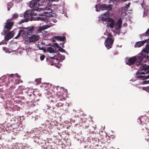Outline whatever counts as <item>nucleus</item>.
<instances>
[{
    "mask_svg": "<svg viewBox=\"0 0 149 149\" xmlns=\"http://www.w3.org/2000/svg\"><path fill=\"white\" fill-rule=\"evenodd\" d=\"M38 10L35 9L29 10H28L26 11L25 12L24 14V17L25 19H27V21L29 20H40L47 23L48 22V20L47 18L45 17H37L34 18L33 16V15H38L42 16V15L41 13H40Z\"/></svg>",
    "mask_w": 149,
    "mask_h": 149,
    "instance_id": "1",
    "label": "nucleus"
},
{
    "mask_svg": "<svg viewBox=\"0 0 149 149\" xmlns=\"http://www.w3.org/2000/svg\"><path fill=\"white\" fill-rule=\"evenodd\" d=\"M39 1L36 0H33L30 2L29 4V7L31 8H33V9L36 10H38L40 13L42 14V16H46L47 17L50 15V13L52 12V10L49 7H47L45 8H38L39 5Z\"/></svg>",
    "mask_w": 149,
    "mask_h": 149,
    "instance_id": "2",
    "label": "nucleus"
},
{
    "mask_svg": "<svg viewBox=\"0 0 149 149\" xmlns=\"http://www.w3.org/2000/svg\"><path fill=\"white\" fill-rule=\"evenodd\" d=\"M141 70H139L136 72V77L141 80L149 78V68L145 64L143 65Z\"/></svg>",
    "mask_w": 149,
    "mask_h": 149,
    "instance_id": "3",
    "label": "nucleus"
},
{
    "mask_svg": "<svg viewBox=\"0 0 149 149\" xmlns=\"http://www.w3.org/2000/svg\"><path fill=\"white\" fill-rule=\"evenodd\" d=\"M144 57V56L142 54H139L137 56H134L129 58L126 63L127 65L131 66L136 62V64L137 66L141 65V62L143 61V58Z\"/></svg>",
    "mask_w": 149,
    "mask_h": 149,
    "instance_id": "4",
    "label": "nucleus"
},
{
    "mask_svg": "<svg viewBox=\"0 0 149 149\" xmlns=\"http://www.w3.org/2000/svg\"><path fill=\"white\" fill-rule=\"evenodd\" d=\"M113 35L111 33H109L108 36L105 41V45L108 49L111 48L112 47V45L114 41V39L113 38Z\"/></svg>",
    "mask_w": 149,
    "mask_h": 149,
    "instance_id": "5",
    "label": "nucleus"
},
{
    "mask_svg": "<svg viewBox=\"0 0 149 149\" xmlns=\"http://www.w3.org/2000/svg\"><path fill=\"white\" fill-rule=\"evenodd\" d=\"M14 24V22H6V24L4 26V29H7L6 30H3V32L1 33V34L4 36L7 32L9 31L12 29Z\"/></svg>",
    "mask_w": 149,
    "mask_h": 149,
    "instance_id": "6",
    "label": "nucleus"
},
{
    "mask_svg": "<svg viewBox=\"0 0 149 149\" xmlns=\"http://www.w3.org/2000/svg\"><path fill=\"white\" fill-rule=\"evenodd\" d=\"M61 100H65V98L61 95H54L51 100L52 102H56L59 101H61Z\"/></svg>",
    "mask_w": 149,
    "mask_h": 149,
    "instance_id": "7",
    "label": "nucleus"
},
{
    "mask_svg": "<svg viewBox=\"0 0 149 149\" xmlns=\"http://www.w3.org/2000/svg\"><path fill=\"white\" fill-rule=\"evenodd\" d=\"M15 35V33L13 31H11L8 33H6L4 35L5 40L8 41L9 40L13 38Z\"/></svg>",
    "mask_w": 149,
    "mask_h": 149,
    "instance_id": "8",
    "label": "nucleus"
},
{
    "mask_svg": "<svg viewBox=\"0 0 149 149\" xmlns=\"http://www.w3.org/2000/svg\"><path fill=\"white\" fill-rule=\"evenodd\" d=\"M65 100H61V101H59L56 105L58 107H62V109L64 110H67L68 109V105H65L64 107V104L63 103V101H65Z\"/></svg>",
    "mask_w": 149,
    "mask_h": 149,
    "instance_id": "9",
    "label": "nucleus"
},
{
    "mask_svg": "<svg viewBox=\"0 0 149 149\" xmlns=\"http://www.w3.org/2000/svg\"><path fill=\"white\" fill-rule=\"evenodd\" d=\"M149 53V47L145 48L139 54H142L145 57L143 58V61H145L146 59V54H148Z\"/></svg>",
    "mask_w": 149,
    "mask_h": 149,
    "instance_id": "10",
    "label": "nucleus"
},
{
    "mask_svg": "<svg viewBox=\"0 0 149 149\" xmlns=\"http://www.w3.org/2000/svg\"><path fill=\"white\" fill-rule=\"evenodd\" d=\"M109 12H107L101 16V20L104 21H108L109 17Z\"/></svg>",
    "mask_w": 149,
    "mask_h": 149,
    "instance_id": "11",
    "label": "nucleus"
},
{
    "mask_svg": "<svg viewBox=\"0 0 149 149\" xmlns=\"http://www.w3.org/2000/svg\"><path fill=\"white\" fill-rule=\"evenodd\" d=\"M39 36L36 34L32 35L31 36L29 37V38L31 42H35L39 40Z\"/></svg>",
    "mask_w": 149,
    "mask_h": 149,
    "instance_id": "12",
    "label": "nucleus"
},
{
    "mask_svg": "<svg viewBox=\"0 0 149 149\" xmlns=\"http://www.w3.org/2000/svg\"><path fill=\"white\" fill-rule=\"evenodd\" d=\"M147 41V40L144 41H138L136 42L134 45L135 47H140L143 46Z\"/></svg>",
    "mask_w": 149,
    "mask_h": 149,
    "instance_id": "13",
    "label": "nucleus"
},
{
    "mask_svg": "<svg viewBox=\"0 0 149 149\" xmlns=\"http://www.w3.org/2000/svg\"><path fill=\"white\" fill-rule=\"evenodd\" d=\"M53 38L56 40L62 41H64L66 40V37L65 36H55L53 37Z\"/></svg>",
    "mask_w": 149,
    "mask_h": 149,
    "instance_id": "14",
    "label": "nucleus"
},
{
    "mask_svg": "<svg viewBox=\"0 0 149 149\" xmlns=\"http://www.w3.org/2000/svg\"><path fill=\"white\" fill-rule=\"evenodd\" d=\"M122 24V21L121 18H119L116 24L115 27L116 29H119L120 27H121Z\"/></svg>",
    "mask_w": 149,
    "mask_h": 149,
    "instance_id": "15",
    "label": "nucleus"
},
{
    "mask_svg": "<svg viewBox=\"0 0 149 149\" xmlns=\"http://www.w3.org/2000/svg\"><path fill=\"white\" fill-rule=\"evenodd\" d=\"M108 22L111 23L109 24V26L111 28H113L114 26V21L112 18H109L108 20Z\"/></svg>",
    "mask_w": 149,
    "mask_h": 149,
    "instance_id": "16",
    "label": "nucleus"
},
{
    "mask_svg": "<svg viewBox=\"0 0 149 149\" xmlns=\"http://www.w3.org/2000/svg\"><path fill=\"white\" fill-rule=\"evenodd\" d=\"M34 28L33 27L31 28H27V36H28L31 35L33 33V32L34 30Z\"/></svg>",
    "mask_w": 149,
    "mask_h": 149,
    "instance_id": "17",
    "label": "nucleus"
},
{
    "mask_svg": "<svg viewBox=\"0 0 149 149\" xmlns=\"http://www.w3.org/2000/svg\"><path fill=\"white\" fill-rule=\"evenodd\" d=\"M8 79V78L7 77H2L0 78V82L1 83H5L6 84L8 85V83H9L10 81L8 82H6V81Z\"/></svg>",
    "mask_w": 149,
    "mask_h": 149,
    "instance_id": "18",
    "label": "nucleus"
},
{
    "mask_svg": "<svg viewBox=\"0 0 149 149\" xmlns=\"http://www.w3.org/2000/svg\"><path fill=\"white\" fill-rule=\"evenodd\" d=\"M47 50L48 52H49L50 53H56V50L51 47H48L47 48Z\"/></svg>",
    "mask_w": 149,
    "mask_h": 149,
    "instance_id": "19",
    "label": "nucleus"
},
{
    "mask_svg": "<svg viewBox=\"0 0 149 149\" xmlns=\"http://www.w3.org/2000/svg\"><path fill=\"white\" fill-rule=\"evenodd\" d=\"M50 27V26L48 25H43L41 26L40 28L41 30H44L47 29Z\"/></svg>",
    "mask_w": 149,
    "mask_h": 149,
    "instance_id": "20",
    "label": "nucleus"
},
{
    "mask_svg": "<svg viewBox=\"0 0 149 149\" xmlns=\"http://www.w3.org/2000/svg\"><path fill=\"white\" fill-rule=\"evenodd\" d=\"M13 4L12 2H9L7 4V7L8 8V10H10V8L12 7Z\"/></svg>",
    "mask_w": 149,
    "mask_h": 149,
    "instance_id": "21",
    "label": "nucleus"
},
{
    "mask_svg": "<svg viewBox=\"0 0 149 149\" xmlns=\"http://www.w3.org/2000/svg\"><path fill=\"white\" fill-rule=\"evenodd\" d=\"M58 57H59L60 60H64L65 59V57L64 56L61 55L60 53L57 54Z\"/></svg>",
    "mask_w": 149,
    "mask_h": 149,
    "instance_id": "22",
    "label": "nucleus"
},
{
    "mask_svg": "<svg viewBox=\"0 0 149 149\" xmlns=\"http://www.w3.org/2000/svg\"><path fill=\"white\" fill-rule=\"evenodd\" d=\"M22 30V33H21V35L23 38L25 37L26 34L27 35V31H24L23 30Z\"/></svg>",
    "mask_w": 149,
    "mask_h": 149,
    "instance_id": "23",
    "label": "nucleus"
},
{
    "mask_svg": "<svg viewBox=\"0 0 149 149\" xmlns=\"http://www.w3.org/2000/svg\"><path fill=\"white\" fill-rule=\"evenodd\" d=\"M49 57L51 59H55L57 61H58V62H59V58L58 57L57 55H56L54 56L51 57L49 56Z\"/></svg>",
    "mask_w": 149,
    "mask_h": 149,
    "instance_id": "24",
    "label": "nucleus"
},
{
    "mask_svg": "<svg viewBox=\"0 0 149 149\" xmlns=\"http://www.w3.org/2000/svg\"><path fill=\"white\" fill-rule=\"evenodd\" d=\"M47 96L48 98H52V97H53L52 96V93H51L50 92L48 91L47 93Z\"/></svg>",
    "mask_w": 149,
    "mask_h": 149,
    "instance_id": "25",
    "label": "nucleus"
},
{
    "mask_svg": "<svg viewBox=\"0 0 149 149\" xmlns=\"http://www.w3.org/2000/svg\"><path fill=\"white\" fill-rule=\"evenodd\" d=\"M18 16V15L17 13H15L13 15L12 18L11 19H16L17 18Z\"/></svg>",
    "mask_w": 149,
    "mask_h": 149,
    "instance_id": "26",
    "label": "nucleus"
},
{
    "mask_svg": "<svg viewBox=\"0 0 149 149\" xmlns=\"http://www.w3.org/2000/svg\"><path fill=\"white\" fill-rule=\"evenodd\" d=\"M3 49L6 53L8 52L9 53H10L11 52V51H9L8 49L6 47H3Z\"/></svg>",
    "mask_w": 149,
    "mask_h": 149,
    "instance_id": "27",
    "label": "nucleus"
},
{
    "mask_svg": "<svg viewBox=\"0 0 149 149\" xmlns=\"http://www.w3.org/2000/svg\"><path fill=\"white\" fill-rule=\"evenodd\" d=\"M112 8L110 5H108L106 4V7H105V10H111Z\"/></svg>",
    "mask_w": 149,
    "mask_h": 149,
    "instance_id": "28",
    "label": "nucleus"
},
{
    "mask_svg": "<svg viewBox=\"0 0 149 149\" xmlns=\"http://www.w3.org/2000/svg\"><path fill=\"white\" fill-rule=\"evenodd\" d=\"M9 75V77L8 78V79L9 80L13 81V79H13V77L14 76V74H10Z\"/></svg>",
    "mask_w": 149,
    "mask_h": 149,
    "instance_id": "29",
    "label": "nucleus"
},
{
    "mask_svg": "<svg viewBox=\"0 0 149 149\" xmlns=\"http://www.w3.org/2000/svg\"><path fill=\"white\" fill-rule=\"evenodd\" d=\"M106 4H102L100 6L101 8L103 10H105Z\"/></svg>",
    "mask_w": 149,
    "mask_h": 149,
    "instance_id": "30",
    "label": "nucleus"
},
{
    "mask_svg": "<svg viewBox=\"0 0 149 149\" xmlns=\"http://www.w3.org/2000/svg\"><path fill=\"white\" fill-rule=\"evenodd\" d=\"M35 81L38 84H40L41 82V79L39 78L36 79Z\"/></svg>",
    "mask_w": 149,
    "mask_h": 149,
    "instance_id": "31",
    "label": "nucleus"
},
{
    "mask_svg": "<svg viewBox=\"0 0 149 149\" xmlns=\"http://www.w3.org/2000/svg\"><path fill=\"white\" fill-rule=\"evenodd\" d=\"M59 50L60 52H66V51L64 49L60 47L59 48Z\"/></svg>",
    "mask_w": 149,
    "mask_h": 149,
    "instance_id": "32",
    "label": "nucleus"
},
{
    "mask_svg": "<svg viewBox=\"0 0 149 149\" xmlns=\"http://www.w3.org/2000/svg\"><path fill=\"white\" fill-rule=\"evenodd\" d=\"M22 31V30H20L19 31V32L17 35V36H16L15 37V38L16 39H17L18 37H19L21 35Z\"/></svg>",
    "mask_w": 149,
    "mask_h": 149,
    "instance_id": "33",
    "label": "nucleus"
},
{
    "mask_svg": "<svg viewBox=\"0 0 149 149\" xmlns=\"http://www.w3.org/2000/svg\"><path fill=\"white\" fill-rule=\"evenodd\" d=\"M143 90H146L149 93V86L146 87H143Z\"/></svg>",
    "mask_w": 149,
    "mask_h": 149,
    "instance_id": "34",
    "label": "nucleus"
},
{
    "mask_svg": "<svg viewBox=\"0 0 149 149\" xmlns=\"http://www.w3.org/2000/svg\"><path fill=\"white\" fill-rule=\"evenodd\" d=\"M31 41V40H30V38H29V39H27L25 41V44H27V45H29V43L31 42V41Z\"/></svg>",
    "mask_w": 149,
    "mask_h": 149,
    "instance_id": "35",
    "label": "nucleus"
},
{
    "mask_svg": "<svg viewBox=\"0 0 149 149\" xmlns=\"http://www.w3.org/2000/svg\"><path fill=\"white\" fill-rule=\"evenodd\" d=\"M27 21H28L27 20V19H22L21 20L20 22H19V24H21L22 23Z\"/></svg>",
    "mask_w": 149,
    "mask_h": 149,
    "instance_id": "36",
    "label": "nucleus"
},
{
    "mask_svg": "<svg viewBox=\"0 0 149 149\" xmlns=\"http://www.w3.org/2000/svg\"><path fill=\"white\" fill-rule=\"evenodd\" d=\"M45 58V56L44 55H42L40 56V59L41 61L43 60Z\"/></svg>",
    "mask_w": 149,
    "mask_h": 149,
    "instance_id": "37",
    "label": "nucleus"
},
{
    "mask_svg": "<svg viewBox=\"0 0 149 149\" xmlns=\"http://www.w3.org/2000/svg\"><path fill=\"white\" fill-rule=\"evenodd\" d=\"M7 41H6V40H3L1 42V44H7Z\"/></svg>",
    "mask_w": 149,
    "mask_h": 149,
    "instance_id": "38",
    "label": "nucleus"
},
{
    "mask_svg": "<svg viewBox=\"0 0 149 149\" xmlns=\"http://www.w3.org/2000/svg\"><path fill=\"white\" fill-rule=\"evenodd\" d=\"M54 46L57 48H59L60 47L59 46L58 44L57 43H54Z\"/></svg>",
    "mask_w": 149,
    "mask_h": 149,
    "instance_id": "39",
    "label": "nucleus"
},
{
    "mask_svg": "<svg viewBox=\"0 0 149 149\" xmlns=\"http://www.w3.org/2000/svg\"><path fill=\"white\" fill-rule=\"evenodd\" d=\"M49 2H57L58 1V0H49Z\"/></svg>",
    "mask_w": 149,
    "mask_h": 149,
    "instance_id": "40",
    "label": "nucleus"
},
{
    "mask_svg": "<svg viewBox=\"0 0 149 149\" xmlns=\"http://www.w3.org/2000/svg\"><path fill=\"white\" fill-rule=\"evenodd\" d=\"M15 85L14 86H12L10 87V90H13L15 88ZM12 90H11L12 91Z\"/></svg>",
    "mask_w": 149,
    "mask_h": 149,
    "instance_id": "41",
    "label": "nucleus"
},
{
    "mask_svg": "<svg viewBox=\"0 0 149 149\" xmlns=\"http://www.w3.org/2000/svg\"><path fill=\"white\" fill-rule=\"evenodd\" d=\"M130 4L129 3L128 4L126 5V10H127V8H129L130 6Z\"/></svg>",
    "mask_w": 149,
    "mask_h": 149,
    "instance_id": "42",
    "label": "nucleus"
},
{
    "mask_svg": "<svg viewBox=\"0 0 149 149\" xmlns=\"http://www.w3.org/2000/svg\"><path fill=\"white\" fill-rule=\"evenodd\" d=\"M64 42H62L61 43H60V44L61 45H62V47H64Z\"/></svg>",
    "mask_w": 149,
    "mask_h": 149,
    "instance_id": "43",
    "label": "nucleus"
},
{
    "mask_svg": "<svg viewBox=\"0 0 149 149\" xmlns=\"http://www.w3.org/2000/svg\"><path fill=\"white\" fill-rule=\"evenodd\" d=\"M149 82V81H143V83L144 84H146V83H148V82Z\"/></svg>",
    "mask_w": 149,
    "mask_h": 149,
    "instance_id": "44",
    "label": "nucleus"
},
{
    "mask_svg": "<svg viewBox=\"0 0 149 149\" xmlns=\"http://www.w3.org/2000/svg\"><path fill=\"white\" fill-rule=\"evenodd\" d=\"M146 57L148 61H149V56L147 55V56H146Z\"/></svg>",
    "mask_w": 149,
    "mask_h": 149,
    "instance_id": "45",
    "label": "nucleus"
},
{
    "mask_svg": "<svg viewBox=\"0 0 149 149\" xmlns=\"http://www.w3.org/2000/svg\"><path fill=\"white\" fill-rule=\"evenodd\" d=\"M40 50H45L42 47L40 49Z\"/></svg>",
    "mask_w": 149,
    "mask_h": 149,
    "instance_id": "46",
    "label": "nucleus"
},
{
    "mask_svg": "<svg viewBox=\"0 0 149 149\" xmlns=\"http://www.w3.org/2000/svg\"><path fill=\"white\" fill-rule=\"evenodd\" d=\"M28 95H29L30 96H32V94H28Z\"/></svg>",
    "mask_w": 149,
    "mask_h": 149,
    "instance_id": "47",
    "label": "nucleus"
},
{
    "mask_svg": "<svg viewBox=\"0 0 149 149\" xmlns=\"http://www.w3.org/2000/svg\"><path fill=\"white\" fill-rule=\"evenodd\" d=\"M52 42H55V40H54L53 39L52 40Z\"/></svg>",
    "mask_w": 149,
    "mask_h": 149,
    "instance_id": "48",
    "label": "nucleus"
},
{
    "mask_svg": "<svg viewBox=\"0 0 149 149\" xmlns=\"http://www.w3.org/2000/svg\"><path fill=\"white\" fill-rule=\"evenodd\" d=\"M18 74H16V77H17V76H18Z\"/></svg>",
    "mask_w": 149,
    "mask_h": 149,
    "instance_id": "49",
    "label": "nucleus"
}]
</instances>
